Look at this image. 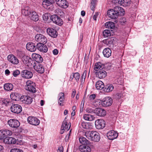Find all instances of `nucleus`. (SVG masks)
Masks as SVG:
<instances>
[{
    "label": "nucleus",
    "instance_id": "58836bf2",
    "mask_svg": "<svg viewBox=\"0 0 152 152\" xmlns=\"http://www.w3.org/2000/svg\"><path fill=\"white\" fill-rule=\"evenodd\" d=\"M113 88V86L112 85L108 84L106 86L104 91L105 92L108 93L112 91Z\"/></svg>",
    "mask_w": 152,
    "mask_h": 152
},
{
    "label": "nucleus",
    "instance_id": "774afa93",
    "mask_svg": "<svg viewBox=\"0 0 152 152\" xmlns=\"http://www.w3.org/2000/svg\"><path fill=\"white\" fill-rule=\"evenodd\" d=\"M81 15L82 16H84L85 15V12L83 10L81 12Z\"/></svg>",
    "mask_w": 152,
    "mask_h": 152
},
{
    "label": "nucleus",
    "instance_id": "f03ea898",
    "mask_svg": "<svg viewBox=\"0 0 152 152\" xmlns=\"http://www.w3.org/2000/svg\"><path fill=\"white\" fill-rule=\"evenodd\" d=\"M23 14L26 16L30 15V18L32 20L34 21H38L39 20V15L38 14L34 11H31L29 8L26 7L22 10Z\"/></svg>",
    "mask_w": 152,
    "mask_h": 152
},
{
    "label": "nucleus",
    "instance_id": "a18cd8bd",
    "mask_svg": "<svg viewBox=\"0 0 152 152\" xmlns=\"http://www.w3.org/2000/svg\"><path fill=\"white\" fill-rule=\"evenodd\" d=\"M10 100L8 99H6L3 100L2 101V104L5 105L6 106H8L9 105L10 103H11Z\"/></svg>",
    "mask_w": 152,
    "mask_h": 152
},
{
    "label": "nucleus",
    "instance_id": "c03bdc74",
    "mask_svg": "<svg viewBox=\"0 0 152 152\" xmlns=\"http://www.w3.org/2000/svg\"><path fill=\"white\" fill-rule=\"evenodd\" d=\"M80 77V75L79 74L78 72H76L75 73H73L72 75V79L74 77L75 78L76 80L77 81L79 80Z\"/></svg>",
    "mask_w": 152,
    "mask_h": 152
},
{
    "label": "nucleus",
    "instance_id": "f257e3e1",
    "mask_svg": "<svg viewBox=\"0 0 152 152\" xmlns=\"http://www.w3.org/2000/svg\"><path fill=\"white\" fill-rule=\"evenodd\" d=\"M124 12V10L122 7L116 6L113 9L109 10L107 12V15L111 18L115 19L118 17L119 15H123Z\"/></svg>",
    "mask_w": 152,
    "mask_h": 152
},
{
    "label": "nucleus",
    "instance_id": "37998d69",
    "mask_svg": "<svg viewBox=\"0 0 152 152\" xmlns=\"http://www.w3.org/2000/svg\"><path fill=\"white\" fill-rule=\"evenodd\" d=\"M96 0H91L90 8L92 11H94V8L96 6Z\"/></svg>",
    "mask_w": 152,
    "mask_h": 152
},
{
    "label": "nucleus",
    "instance_id": "5fc2aeb1",
    "mask_svg": "<svg viewBox=\"0 0 152 152\" xmlns=\"http://www.w3.org/2000/svg\"><path fill=\"white\" fill-rule=\"evenodd\" d=\"M126 21V19L125 18L122 17L120 19L119 22L122 24H123Z\"/></svg>",
    "mask_w": 152,
    "mask_h": 152
},
{
    "label": "nucleus",
    "instance_id": "20e7f679",
    "mask_svg": "<svg viewBox=\"0 0 152 152\" xmlns=\"http://www.w3.org/2000/svg\"><path fill=\"white\" fill-rule=\"evenodd\" d=\"M117 39L114 37H111L103 40V43L112 48L116 47L117 45Z\"/></svg>",
    "mask_w": 152,
    "mask_h": 152
},
{
    "label": "nucleus",
    "instance_id": "ddd939ff",
    "mask_svg": "<svg viewBox=\"0 0 152 152\" xmlns=\"http://www.w3.org/2000/svg\"><path fill=\"white\" fill-rule=\"evenodd\" d=\"M7 123L9 126L12 128H17L20 125L19 122L15 119H10L8 121Z\"/></svg>",
    "mask_w": 152,
    "mask_h": 152
},
{
    "label": "nucleus",
    "instance_id": "c9c22d12",
    "mask_svg": "<svg viewBox=\"0 0 152 152\" xmlns=\"http://www.w3.org/2000/svg\"><path fill=\"white\" fill-rule=\"evenodd\" d=\"M104 87L103 83L101 81H97L96 84V87L98 90H102Z\"/></svg>",
    "mask_w": 152,
    "mask_h": 152
},
{
    "label": "nucleus",
    "instance_id": "1a4fd4ad",
    "mask_svg": "<svg viewBox=\"0 0 152 152\" xmlns=\"http://www.w3.org/2000/svg\"><path fill=\"white\" fill-rule=\"evenodd\" d=\"M35 40L39 43L45 44L47 42V39L44 35L37 34L35 36Z\"/></svg>",
    "mask_w": 152,
    "mask_h": 152
},
{
    "label": "nucleus",
    "instance_id": "423d86ee",
    "mask_svg": "<svg viewBox=\"0 0 152 152\" xmlns=\"http://www.w3.org/2000/svg\"><path fill=\"white\" fill-rule=\"evenodd\" d=\"M22 61L23 64L29 68H32L33 64H35L34 61L28 56H24L22 58Z\"/></svg>",
    "mask_w": 152,
    "mask_h": 152
},
{
    "label": "nucleus",
    "instance_id": "0e129e2a",
    "mask_svg": "<svg viewBox=\"0 0 152 152\" xmlns=\"http://www.w3.org/2000/svg\"><path fill=\"white\" fill-rule=\"evenodd\" d=\"M76 107L75 106H73L72 108V110H73V112H72V115L73 113V112H74L73 115H75V110L76 109Z\"/></svg>",
    "mask_w": 152,
    "mask_h": 152
},
{
    "label": "nucleus",
    "instance_id": "5701e85b",
    "mask_svg": "<svg viewBox=\"0 0 152 152\" xmlns=\"http://www.w3.org/2000/svg\"><path fill=\"white\" fill-rule=\"evenodd\" d=\"M47 33L51 37L53 38L56 37L58 33L56 30L52 28H49L47 30Z\"/></svg>",
    "mask_w": 152,
    "mask_h": 152
},
{
    "label": "nucleus",
    "instance_id": "338daca9",
    "mask_svg": "<svg viewBox=\"0 0 152 152\" xmlns=\"http://www.w3.org/2000/svg\"><path fill=\"white\" fill-rule=\"evenodd\" d=\"M76 91H73L72 93V98H74L76 94Z\"/></svg>",
    "mask_w": 152,
    "mask_h": 152
},
{
    "label": "nucleus",
    "instance_id": "3c124183",
    "mask_svg": "<svg viewBox=\"0 0 152 152\" xmlns=\"http://www.w3.org/2000/svg\"><path fill=\"white\" fill-rule=\"evenodd\" d=\"M4 130L5 132V135H6V137L8 136H10L12 134V132L10 130L7 129H4Z\"/></svg>",
    "mask_w": 152,
    "mask_h": 152
},
{
    "label": "nucleus",
    "instance_id": "72a5a7b5",
    "mask_svg": "<svg viewBox=\"0 0 152 152\" xmlns=\"http://www.w3.org/2000/svg\"><path fill=\"white\" fill-rule=\"evenodd\" d=\"M103 53L104 56L108 58L111 55V50L109 48H106L104 49L103 51Z\"/></svg>",
    "mask_w": 152,
    "mask_h": 152
},
{
    "label": "nucleus",
    "instance_id": "6e6d98bb",
    "mask_svg": "<svg viewBox=\"0 0 152 152\" xmlns=\"http://www.w3.org/2000/svg\"><path fill=\"white\" fill-rule=\"evenodd\" d=\"M86 111L87 112L90 113H94V110L91 108H88L86 109Z\"/></svg>",
    "mask_w": 152,
    "mask_h": 152
},
{
    "label": "nucleus",
    "instance_id": "dca6fc26",
    "mask_svg": "<svg viewBox=\"0 0 152 152\" xmlns=\"http://www.w3.org/2000/svg\"><path fill=\"white\" fill-rule=\"evenodd\" d=\"M20 101L25 104H29L32 102V99L29 96L23 95L21 96Z\"/></svg>",
    "mask_w": 152,
    "mask_h": 152
},
{
    "label": "nucleus",
    "instance_id": "e433bc0d",
    "mask_svg": "<svg viewBox=\"0 0 152 152\" xmlns=\"http://www.w3.org/2000/svg\"><path fill=\"white\" fill-rule=\"evenodd\" d=\"M79 140L80 143L82 145H88L90 143L89 141L83 137H80L79 138Z\"/></svg>",
    "mask_w": 152,
    "mask_h": 152
},
{
    "label": "nucleus",
    "instance_id": "c85d7f7f",
    "mask_svg": "<svg viewBox=\"0 0 152 152\" xmlns=\"http://www.w3.org/2000/svg\"><path fill=\"white\" fill-rule=\"evenodd\" d=\"M104 65L100 62L96 63L94 66V69L97 71L104 69Z\"/></svg>",
    "mask_w": 152,
    "mask_h": 152
},
{
    "label": "nucleus",
    "instance_id": "c756f323",
    "mask_svg": "<svg viewBox=\"0 0 152 152\" xmlns=\"http://www.w3.org/2000/svg\"><path fill=\"white\" fill-rule=\"evenodd\" d=\"M4 142L7 144H14L16 142V140L12 137H9L5 138Z\"/></svg>",
    "mask_w": 152,
    "mask_h": 152
},
{
    "label": "nucleus",
    "instance_id": "a19ab883",
    "mask_svg": "<svg viewBox=\"0 0 152 152\" xmlns=\"http://www.w3.org/2000/svg\"><path fill=\"white\" fill-rule=\"evenodd\" d=\"M125 93L124 92L117 93L115 95V98L118 99L123 98L125 96Z\"/></svg>",
    "mask_w": 152,
    "mask_h": 152
},
{
    "label": "nucleus",
    "instance_id": "f3484780",
    "mask_svg": "<svg viewBox=\"0 0 152 152\" xmlns=\"http://www.w3.org/2000/svg\"><path fill=\"white\" fill-rule=\"evenodd\" d=\"M33 75V73L30 71L27 70H23L21 72V76L25 78H31L32 77Z\"/></svg>",
    "mask_w": 152,
    "mask_h": 152
},
{
    "label": "nucleus",
    "instance_id": "9b49d317",
    "mask_svg": "<svg viewBox=\"0 0 152 152\" xmlns=\"http://www.w3.org/2000/svg\"><path fill=\"white\" fill-rule=\"evenodd\" d=\"M7 58L9 61L14 65H17L19 63L18 59L12 54L8 55Z\"/></svg>",
    "mask_w": 152,
    "mask_h": 152
},
{
    "label": "nucleus",
    "instance_id": "49530a36",
    "mask_svg": "<svg viewBox=\"0 0 152 152\" xmlns=\"http://www.w3.org/2000/svg\"><path fill=\"white\" fill-rule=\"evenodd\" d=\"M17 53L18 56L20 57H22L25 56V52L23 51H21L19 50H17Z\"/></svg>",
    "mask_w": 152,
    "mask_h": 152
},
{
    "label": "nucleus",
    "instance_id": "412c9836",
    "mask_svg": "<svg viewBox=\"0 0 152 152\" xmlns=\"http://www.w3.org/2000/svg\"><path fill=\"white\" fill-rule=\"evenodd\" d=\"M54 3L53 0H44L42 3L43 7L46 9H49L50 6Z\"/></svg>",
    "mask_w": 152,
    "mask_h": 152
},
{
    "label": "nucleus",
    "instance_id": "13d9d810",
    "mask_svg": "<svg viewBox=\"0 0 152 152\" xmlns=\"http://www.w3.org/2000/svg\"><path fill=\"white\" fill-rule=\"evenodd\" d=\"M111 67V66L110 65H106L105 66H104V70L105 69L107 70H109L110 69Z\"/></svg>",
    "mask_w": 152,
    "mask_h": 152
},
{
    "label": "nucleus",
    "instance_id": "864d4df0",
    "mask_svg": "<svg viewBox=\"0 0 152 152\" xmlns=\"http://www.w3.org/2000/svg\"><path fill=\"white\" fill-rule=\"evenodd\" d=\"M87 124L86 123L84 122H82L81 124V125L80 126V127H82L84 129H87Z\"/></svg>",
    "mask_w": 152,
    "mask_h": 152
},
{
    "label": "nucleus",
    "instance_id": "4d7b16f0",
    "mask_svg": "<svg viewBox=\"0 0 152 152\" xmlns=\"http://www.w3.org/2000/svg\"><path fill=\"white\" fill-rule=\"evenodd\" d=\"M96 97L95 94H92L89 97V99L91 100H94Z\"/></svg>",
    "mask_w": 152,
    "mask_h": 152
},
{
    "label": "nucleus",
    "instance_id": "052dcab7",
    "mask_svg": "<svg viewBox=\"0 0 152 152\" xmlns=\"http://www.w3.org/2000/svg\"><path fill=\"white\" fill-rule=\"evenodd\" d=\"M63 147H59L57 150L58 152H63Z\"/></svg>",
    "mask_w": 152,
    "mask_h": 152
},
{
    "label": "nucleus",
    "instance_id": "bb28decb",
    "mask_svg": "<svg viewBox=\"0 0 152 152\" xmlns=\"http://www.w3.org/2000/svg\"><path fill=\"white\" fill-rule=\"evenodd\" d=\"M27 49L31 52L35 51L37 48L35 44L32 43H28L26 45Z\"/></svg>",
    "mask_w": 152,
    "mask_h": 152
},
{
    "label": "nucleus",
    "instance_id": "9d476101",
    "mask_svg": "<svg viewBox=\"0 0 152 152\" xmlns=\"http://www.w3.org/2000/svg\"><path fill=\"white\" fill-rule=\"evenodd\" d=\"M27 121L30 124L34 126L38 125L40 123L39 120L37 118L29 116L27 118Z\"/></svg>",
    "mask_w": 152,
    "mask_h": 152
},
{
    "label": "nucleus",
    "instance_id": "79ce46f5",
    "mask_svg": "<svg viewBox=\"0 0 152 152\" xmlns=\"http://www.w3.org/2000/svg\"><path fill=\"white\" fill-rule=\"evenodd\" d=\"M103 35L104 37H107L111 35L110 31L109 30H105L103 32Z\"/></svg>",
    "mask_w": 152,
    "mask_h": 152
},
{
    "label": "nucleus",
    "instance_id": "69168bd1",
    "mask_svg": "<svg viewBox=\"0 0 152 152\" xmlns=\"http://www.w3.org/2000/svg\"><path fill=\"white\" fill-rule=\"evenodd\" d=\"M5 74L6 75H10V72L9 70L8 69H7L5 71Z\"/></svg>",
    "mask_w": 152,
    "mask_h": 152
},
{
    "label": "nucleus",
    "instance_id": "f704fd0d",
    "mask_svg": "<svg viewBox=\"0 0 152 152\" xmlns=\"http://www.w3.org/2000/svg\"><path fill=\"white\" fill-rule=\"evenodd\" d=\"M83 118L86 120L92 121L94 120L95 117L93 115L87 114L84 115Z\"/></svg>",
    "mask_w": 152,
    "mask_h": 152
},
{
    "label": "nucleus",
    "instance_id": "603ef678",
    "mask_svg": "<svg viewBox=\"0 0 152 152\" xmlns=\"http://www.w3.org/2000/svg\"><path fill=\"white\" fill-rule=\"evenodd\" d=\"M20 73V71L18 70H16L13 72V75L15 77H17Z\"/></svg>",
    "mask_w": 152,
    "mask_h": 152
},
{
    "label": "nucleus",
    "instance_id": "7c9ffc66",
    "mask_svg": "<svg viewBox=\"0 0 152 152\" xmlns=\"http://www.w3.org/2000/svg\"><path fill=\"white\" fill-rule=\"evenodd\" d=\"M10 97L12 99L15 101H18L20 100L21 95L17 93H12L10 95Z\"/></svg>",
    "mask_w": 152,
    "mask_h": 152
},
{
    "label": "nucleus",
    "instance_id": "e2e57ef3",
    "mask_svg": "<svg viewBox=\"0 0 152 152\" xmlns=\"http://www.w3.org/2000/svg\"><path fill=\"white\" fill-rule=\"evenodd\" d=\"M119 0H112V2L115 4L118 3V4H119Z\"/></svg>",
    "mask_w": 152,
    "mask_h": 152
},
{
    "label": "nucleus",
    "instance_id": "f8f14e48",
    "mask_svg": "<svg viewBox=\"0 0 152 152\" xmlns=\"http://www.w3.org/2000/svg\"><path fill=\"white\" fill-rule=\"evenodd\" d=\"M107 136L109 140H113L117 137L118 133L116 131L111 130L108 132L107 134Z\"/></svg>",
    "mask_w": 152,
    "mask_h": 152
},
{
    "label": "nucleus",
    "instance_id": "680f3d73",
    "mask_svg": "<svg viewBox=\"0 0 152 152\" xmlns=\"http://www.w3.org/2000/svg\"><path fill=\"white\" fill-rule=\"evenodd\" d=\"M53 54L56 55L58 53V51L57 49H55L53 50Z\"/></svg>",
    "mask_w": 152,
    "mask_h": 152
},
{
    "label": "nucleus",
    "instance_id": "0eeeda50",
    "mask_svg": "<svg viewBox=\"0 0 152 152\" xmlns=\"http://www.w3.org/2000/svg\"><path fill=\"white\" fill-rule=\"evenodd\" d=\"M102 106L104 107H107L110 106L113 103L112 99L110 97L107 96L100 100Z\"/></svg>",
    "mask_w": 152,
    "mask_h": 152
},
{
    "label": "nucleus",
    "instance_id": "cd10ccee",
    "mask_svg": "<svg viewBox=\"0 0 152 152\" xmlns=\"http://www.w3.org/2000/svg\"><path fill=\"white\" fill-rule=\"evenodd\" d=\"M32 57L34 60L38 63L42 62L43 60V58L41 56L37 54H32Z\"/></svg>",
    "mask_w": 152,
    "mask_h": 152
},
{
    "label": "nucleus",
    "instance_id": "39448f33",
    "mask_svg": "<svg viewBox=\"0 0 152 152\" xmlns=\"http://www.w3.org/2000/svg\"><path fill=\"white\" fill-rule=\"evenodd\" d=\"M26 84L25 88L26 90L32 93L36 92L35 83L31 80H28L26 82Z\"/></svg>",
    "mask_w": 152,
    "mask_h": 152
},
{
    "label": "nucleus",
    "instance_id": "bf43d9fd",
    "mask_svg": "<svg viewBox=\"0 0 152 152\" xmlns=\"http://www.w3.org/2000/svg\"><path fill=\"white\" fill-rule=\"evenodd\" d=\"M99 13L98 12H96L95 13V15L93 17V19L95 20H96V18L99 15Z\"/></svg>",
    "mask_w": 152,
    "mask_h": 152
},
{
    "label": "nucleus",
    "instance_id": "473e14b6",
    "mask_svg": "<svg viewBox=\"0 0 152 152\" xmlns=\"http://www.w3.org/2000/svg\"><path fill=\"white\" fill-rule=\"evenodd\" d=\"M119 5L123 7L129 6L131 3L130 0H119Z\"/></svg>",
    "mask_w": 152,
    "mask_h": 152
},
{
    "label": "nucleus",
    "instance_id": "6ab92c4d",
    "mask_svg": "<svg viewBox=\"0 0 152 152\" xmlns=\"http://www.w3.org/2000/svg\"><path fill=\"white\" fill-rule=\"evenodd\" d=\"M94 113L99 116H104L106 115V111L102 108H96L94 109Z\"/></svg>",
    "mask_w": 152,
    "mask_h": 152
},
{
    "label": "nucleus",
    "instance_id": "aec40b11",
    "mask_svg": "<svg viewBox=\"0 0 152 152\" xmlns=\"http://www.w3.org/2000/svg\"><path fill=\"white\" fill-rule=\"evenodd\" d=\"M34 69L38 73L41 74L43 73L45 71L44 68L42 65L40 64H37L33 65Z\"/></svg>",
    "mask_w": 152,
    "mask_h": 152
},
{
    "label": "nucleus",
    "instance_id": "2eb2a0df",
    "mask_svg": "<svg viewBox=\"0 0 152 152\" xmlns=\"http://www.w3.org/2000/svg\"><path fill=\"white\" fill-rule=\"evenodd\" d=\"M10 109L12 112L18 114L21 112L22 110V108L20 105L15 104L11 106Z\"/></svg>",
    "mask_w": 152,
    "mask_h": 152
},
{
    "label": "nucleus",
    "instance_id": "ea45409f",
    "mask_svg": "<svg viewBox=\"0 0 152 152\" xmlns=\"http://www.w3.org/2000/svg\"><path fill=\"white\" fill-rule=\"evenodd\" d=\"M105 26L106 28L110 29H113L115 27L114 23L111 21L106 22L105 23Z\"/></svg>",
    "mask_w": 152,
    "mask_h": 152
},
{
    "label": "nucleus",
    "instance_id": "7ed1b4c3",
    "mask_svg": "<svg viewBox=\"0 0 152 152\" xmlns=\"http://www.w3.org/2000/svg\"><path fill=\"white\" fill-rule=\"evenodd\" d=\"M85 135L88 139L91 141L98 142L100 139L99 133L95 131L86 132Z\"/></svg>",
    "mask_w": 152,
    "mask_h": 152
},
{
    "label": "nucleus",
    "instance_id": "4c0bfd02",
    "mask_svg": "<svg viewBox=\"0 0 152 152\" xmlns=\"http://www.w3.org/2000/svg\"><path fill=\"white\" fill-rule=\"evenodd\" d=\"M4 89L7 91H10L12 90L13 86L10 83H6L4 85Z\"/></svg>",
    "mask_w": 152,
    "mask_h": 152
},
{
    "label": "nucleus",
    "instance_id": "b1692460",
    "mask_svg": "<svg viewBox=\"0 0 152 152\" xmlns=\"http://www.w3.org/2000/svg\"><path fill=\"white\" fill-rule=\"evenodd\" d=\"M44 43H39L37 45V49L40 51L45 53L48 50V48Z\"/></svg>",
    "mask_w": 152,
    "mask_h": 152
},
{
    "label": "nucleus",
    "instance_id": "393cba45",
    "mask_svg": "<svg viewBox=\"0 0 152 152\" xmlns=\"http://www.w3.org/2000/svg\"><path fill=\"white\" fill-rule=\"evenodd\" d=\"M87 145H80L79 147V150L81 152H91V148Z\"/></svg>",
    "mask_w": 152,
    "mask_h": 152
},
{
    "label": "nucleus",
    "instance_id": "09e8293b",
    "mask_svg": "<svg viewBox=\"0 0 152 152\" xmlns=\"http://www.w3.org/2000/svg\"><path fill=\"white\" fill-rule=\"evenodd\" d=\"M50 16L49 14L47 13H45L42 16L43 20L45 21H47L50 17Z\"/></svg>",
    "mask_w": 152,
    "mask_h": 152
},
{
    "label": "nucleus",
    "instance_id": "8fccbe9b",
    "mask_svg": "<svg viewBox=\"0 0 152 152\" xmlns=\"http://www.w3.org/2000/svg\"><path fill=\"white\" fill-rule=\"evenodd\" d=\"M10 152H23L22 150L17 148L12 149L10 151Z\"/></svg>",
    "mask_w": 152,
    "mask_h": 152
},
{
    "label": "nucleus",
    "instance_id": "4be33fe9",
    "mask_svg": "<svg viewBox=\"0 0 152 152\" xmlns=\"http://www.w3.org/2000/svg\"><path fill=\"white\" fill-rule=\"evenodd\" d=\"M96 77L100 79L104 78L107 75V73L104 69L96 72Z\"/></svg>",
    "mask_w": 152,
    "mask_h": 152
},
{
    "label": "nucleus",
    "instance_id": "4468645a",
    "mask_svg": "<svg viewBox=\"0 0 152 152\" xmlns=\"http://www.w3.org/2000/svg\"><path fill=\"white\" fill-rule=\"evenodd\" d=\"M95 124L96 128L98 129H102L105 126V121L102 119H98L96 120Z\"/></svg>",
    "mask_w": 152,
    "mask_h": 152
},
{
    "label": "nucleus",
    "instance_id": "2f4dec72",
    "mask_svg": "<svg viewBox=\"0 0 152 152\" xmlns=\"http://www.w3.org/2000/svg\"><path fill=\"white\" fill-rule=\"evenodd\" d=\"M71 127V123H68L65 120H64L62 124L61 127L62 129H64L66 131H68Z\"/></svg>",
    "mask_w": 152,
    "mask_h": 152
},
{
    "label": "nucleus",
    "instance_id": "a211bd4d",
    "mask_svg": "<svg viewBox=\"0 0 152 152\" xmlns=\"http://www.w3.org/2000/svg\"><path fill=\"white\" fill-rule=\"evenodd\" d=\"M56 2L58 5L63 8L68 6V3L66 0H56Z\"/></svg>",
    "mask_w": 152,
    "mask_h": 152
},
{
    "label": "nucleus",
    "instance_id": "6e6552de",
    "mask_svg": "<svg viewBox=\"0 0 152 152\" xmlns=\"http://www.w3.org/2000/svg\"><path fill=\"white\" fill-rule=\"evenodd\" d=\"M50 19L53 23L59 26H61L63 23L62 20L56 15H51L50 17Z\"/></svg>",
    "mask_w": 152,
    "mask_h": 152
},
{
    "label": "nucleus",
    "instance_id": "de8ad7c7",
    "mask_svg": "<svg viewBox=\"0 0 152 152\" xmlns=\"http://www.w3.org/2000/svg\"><path fill=\"white\" fill-rule=\"evenodd\" d=\"M0 136L1 138L3 139L5 138H7L5 135V132L4 130H1L0 131Z\"/></svg>",
    "mask_w": 152,
    "mask_h": 152
},
{
    "label": "nucleus",
    "instance_id": "a878e982",
    "mask_svg": "<svg viewBox=\"0 0 152 152\" xmlns=\"http://www.w3.org/2000/svg\"><path fill=\"white\" fill-rule=\"evenodd\" d=\"M59 97L58 100V103L60 106L64 105V101L65 99L64 94L63 93H60L58 95Z\"/></svg>",
    "mask_w": 152,
    "mask_h": 152
}]
</instances>
